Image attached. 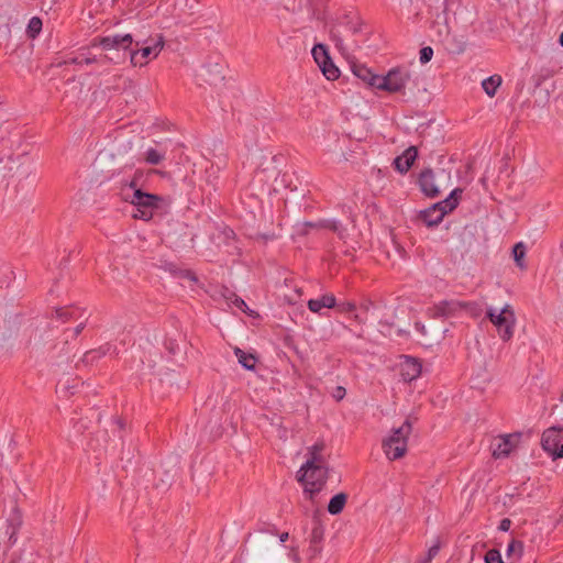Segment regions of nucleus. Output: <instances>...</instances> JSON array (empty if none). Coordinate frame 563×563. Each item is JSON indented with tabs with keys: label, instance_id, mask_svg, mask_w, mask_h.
Instances as JSON below:
<instances>
[{
	"label": "nucleus",
	"instance_id": "a211bd4d",
	"mask_svg": "<svg viewBox=\"0 0 563 563\" xmlns=\"http://www.w3.org/2000/svg\"><path fill=\"white\" fill-rule=\"evenodd\" d=\"M100 420L101 413L98 409L89 408L86 413L74 423V429L78 434H84L85 431L90 429L92 423L100 422Z\"/></svg>",
	"mask_w": 563,
	"mask_h": 563
},
{
	"label": "nucleus",
	"instance_id": "c756f323",
	"mask_svg": "<svg viewBox=\"0 0 563 563\" xmlns=\"http://www.w3.org/2000/svg\"><path fill=\"white\" fill-rule=\"evenodd\" d=\"M311 53H312L313 59L316 60L318 66H320L321 64H324V62L327 59H329V57H330L327 46L324 44H320V43L316 44L312 47Z\"/></svg>",
	"mask_w": 563,
	"mask_h": 563
},
{
	"label": "nucleus",
	"instance_id": "412c9836",
	"mask_svg": "<svg viewBox=\"0 0 563 563\" xmlns=\"http://www.w3.org/2000/svg\"><path fill=\"white\" fill-rule=\"evenodd\" d=\"M335 297L332 294H324L320 298L310 299L308 308L311 312H320L322 308H334Z\"/></svg>",
	"mask_w": 563,
	"mask_h": 563
},
{
	"label": "nucleus",
	"instance_id": "0e129e2a",
	"mask_svg": "<svg viewBox=\"0 0 563 563\" xmlns=\"http://www.w3.org/2000/svg\"><path fill=\"white\" fill-rule=\"evenodd\" d=\"M432 561V559H429L428 554L426 555V558H423L420 563H430Z\"/></svg>",
	"mask_w": 563,
	"mask_h": 563
},
{
	"label": "nucleus",
	"instance_id": "79ce46f5",
	"mask_svg": "<svg viewBox=\"0 0 563 563\" xmlns=\"http://www.w3.org/2000/svg\"><path fill=\"white\" fill-rule=\"evenodd\" d=\"M142 177V172H136L133 176V178L131 179V181L128 184V188L129 189H132L133 191L135 190H142L140 187H139V180L140 178Z\"/></svg>",
	"mask_w": 563,
	"mask_h": 563
},
{
	"label": "nucleus",
	"instance_id": "603ef678",
	"mask_svg": "<svg viewBox=\"0 0 563 563\" xmlns=\"http://www.w3.org/2000/svg\"><path fill=\"white\" fill-rule=\"evenodd\" d=\"M554 460L563 457V443L556 449V451L551 455Z\"/></svg>",
	"mask_w": 563,
	"mask_h": 563
},
{
	"label": "nucleus",
	"instance_id": "bb28decb",
	"mask_svg": "<svg viewBox=\"0 0 563 563\" xmlns=\"http://www.w3.org/2000/svg\"><path fill=\"white\" fill-rule=\"evenodd\" d=\"M319 67H320L321 71H322V74L329 80H335V79H338L340 77V70L334 65V63L331 59V57H329V59H327L324 62V64H321Z\"/></svg>",
	"mask_w": 563,
	"mask_h": 563
},
{
	"label": "nucleus",
	"instance_id": "39448f33",
	"mask_svg": "<svg viewBox=\"0 0 563 563\" xmlns=\"http://www.w3.org/2000/svg\"><path fill=\"white\" fill-rule=\"evenodd\" d=\"M409 79V71L398 67L393 68L385 76H379L378 89L390 93L401 92Z\"/></svg>",
	"mask_w": 563,
	"mask_h": 563
},
{
	"label": "nucleus",
	"instance_id": "cd10ccee",
	"mask_svg": "<svg viewBox=\"0 0 563 563\" xmlns=\"http://www.w3.org/2000/svg\"><path fill=\"white\" fill-rule=\"evenodd\" d=\"M320 228L333 231L341 240L346 238V229L336 220H322L320 221Z\"/></svg>",
	"mask_w": 563,
	"mask_h": 563
},
{
	"label": "nucleus",
	"instance_id": "774afa93",
	"mask_svg": "<svg viewBox=\"0 0 563 563\" xmlns=\"http://www.w3.org/2000/svg\"><path fill=\"white\" fill-rule=\"evenodd\" d=\"M561 520H563V506H562L560 518H559V521H561Z\"/></svg>",
	"mask_w": 563,
	"mask_h": 563
},
{
	"label": "nucleus",
	"instance_id": "a18cd8bd",
	"mask_svg": "<svg viewBox=\"0 0 563 563\" xmlns=\"http://www.w3.org/2000/svg\"><path fill=\"white\" fill-rule=\"evenodd\" d=\"M446 49L450 51L451 53L460 54V53L464 52L465 46H464V43L459 42L454 45H448Z\"/></svg>",
	"mask_w": 563,
	"mask_h": 563
},
{
	"label": "nucleus",
	"instance_id": "f704fd0d",
	"mask_svg": "<svg viewBox=\"0 0 563 563\" xmlns=\"http://www.w3.org/2000/svg\"><path fill=\"white\" fill-rule=\"evenodd\" d=\"M164 159V154H161L155 148H148L145 153V162L151 165H158Z\"/></svg>",
	"mask_w": 563,
	"mask_h": 563
},
{
	"label": "nucleus",
	"instance_id": "4be33fe9",
	"mask_svg": "<svg viewBox=\"0 0 563 563\" xmlns=\"http://www.w3.org/2000/svg\"><path fill=\"white\" fill-rule=\"evenodd\" d=\"M462 194H463V189L455 188L451 191L450 196L446 199L437 202L435 205H440L439 212L443 211L444 216H445L448 212H451L452 210H454L459 205Z\"/></svg>",
	"mask_w": 563,
	"mask_h": 563
},
{
	"label": "nucleus",
	"instance_id": "1a4fd4ad",
	"mask_svg": "<svg viewBox=\"0 0 563 563\" xmlns=\"http://www.w3.org/2000/svg\"><path fill=\"white\" fill-rule=\"evenodd\" d=\"M521 435L522 434L520 432L501 435L500 442L493 450V456L495 459L507 457L510 452L519 444Z\"/></svg>",
	"mask_w": 563,
	"mask_h": 563
},
{
	"label": "nucleus",
	"instance_id": "9d476101",
	"mask_svg": "<svg viewBox=\"0 0 563 563\" xmlns=\"http://www.w3.org/2000/svg\"><path fill=\"white\" fill-rule=\"evenodd\" d=\"M112 345L110 343H104L97 349L85 352L79 361L75 364V367L80 369L81 366L89 367L95 365L99 360L110 353Z\"/></svg>",
	"mask_w": 563,
	"mask_h": 563
},
{
	"label": "nucleus",
	"instance_id": "338daca9",
	"mask_svg": "<svg viewBox=\"0 0 563 563\" xmlns=\"http://www.w3.org/2000/svg\"><path fill=\"white\" fill-rule=\"evenodd\" d=\"M559 43L563 47V32L560 34Z\"/></svg>",
	"mask_w": 563,
	"mask_h": 563
},
{
	"label": "nucleus",
	"instance_id": "f257e3e1",
	"mask_svg": "<svg viewBox=\"0 0 563 563\" xmlns=\"http://www.w3.org/2000/svg\"><path fill=\"white\" fill-rule=\"evenodd\" d=\"M133 37L131 34H115L95 38L91 47L101 46L104 54L93 55L89 48H82L76 56L68 58L64 64L106 66L109 63L119 64L125 59V51L132 45Z\"/></svg>",
	"mask_w": 563,
	"mask_h": 563
},
{
	"label": "nucleus",
	"instance_id": "f03ea898",
	"mask_svg": "<svg viewBox=\"0 0 563 563\" xmlns=\"http://www.w3.org/2000/svg\"><path fill=\"white\" fill-rule=\"evenodd\" d=\"M121 195L124 201L130 202L134 207L132 212V218L134 219L150 221L155 210L162 209L163 206H168L167 200L163 196L143 190H135L130 194L125 192V189L122 188Z\"/></svg>",
	"mask_w": 563,
	"mask_h": 563
},
{
	"label": "nucleus",
	"instance_id": "72a5a7b5",
	"mask_svg": "<svg viewBox=\"0 0 563 563\" xmlns=\"http://www.w3.org/2000/svg\"><path fill=\"white\" fill-rule=\"evenodd\" d=\"M523 553V542L520 540L512 539L507 548V556L516 555L520 559Z\"/></svg>",
	"mask_w": 563,
	"mask_h": 563
},
{
	"label": "nucleus",
	"instance_id": "58836bf2",
	"mask_svg": "<svg viewBox=\"0 0 563 563\" xmlns=\"http://www.w3.org/2000/svg\"><path fill=\"white\" fill-rule=\"evenodd\" d=\"M433 56V49L432 47L430 46H424L420 49V56H419V59H420V63L421 64H427L428 62L431 60Z\"/></svg>",
	"mask_w": 563,
	"mask_h": 563
},
{
	"label": "nucleus",
	"instance_id": "052dcab7",
	"mask_svg": "<svg viewBox=\"0 0 563 563\" xmlns=\"http://www.w3.org/2000/svg\"><path fill=\"white\" fill-rule=\"evenodd\" d=\"M187 276H188L191 280H195V282L197 280L196 275H195L194 273L189 272V271L187 272Z\"/></svg>",
	"mask_w": 563,
	"mask_h": 563
},
{
	"label": "nucleus",
	"instance_id": "5fc2aeb1",
	"mask_svg": "<svg viewBox=\"0 0 563 563\" xmlns=\"http://www.w3.org/2000/svg\"><path fill=\"white\" fill-rule=\"evenodd\" d=\"M351 32L353 34H356L361 31V23L360 22H356L355 24H353L351 27H350Z\"/></svg>",
	"mask_w": 563,
	"mask_h": 563
},
{
	"label": "nucleus",
	"instance_id": "3c124183",
	"mask_svg": "<svg viewBox=\"0 0 563 563\" xmlns=\"http://www.w3.org/2000/svg\"><path fill=\"white\" fill-rule=\"evenodd\" d=\"M113 423L117 426V429L119 432H121L123 429H124V421L122 418L120 417H114L113 418Z\"/></svg>",
	"mask_w": 563,
	"mask_h": 563
},
{
	"label": "nucleus",
	"instance_id": "7c9ffc66",
	"mask_svg": "<svg viewBox=\"0 0 563 563\" xmlns=\"http://www.w3.org/2000/svg\"><path fill=\"white\" fill-rule=\"evenodd\" d=\"M411 431H412V423L409 419H406L405 422L400 427L393 429V432L389 437L399 438V439L400 438L408 439Z\"/></svg>",
	"mask_w": 563,
	"mask_h": 563
},
{
	"label": "nucleus",
	"instance_id": "423d86ee",
	"mask_svg": "<svg viewBox=\"0 0 563 563\" xmlns=\"http://www.w3.org/2000/svg\"><path fill=\"white\" fill-rule=\"evenodd\" d=\"M164 47V38L159 36L153 45L141 47L140 49H131V46L125 51V57L129 55L133 66H144L148 63L151 56L156 57Z\"/></svg>",
	"mask_w": 563,
	"mask_h": 563
},
{
	"label": "nucleus",
	"instance_id": "c9c22d12",
	"mask_svg": "<svg viewBox=\"0 0 563 563\" xmlns=\"http://www.w3.org/2000/svg\"><path fill=\"white\" fill-rule=\"evenodd\" d=\"M85 328V322H80L74 329H65L63 335L65 336V344H68V339L77 338Z\"/></svg>",
	"mask_w": 563,
	"mask_h": 563
},
{
	"label": "nucleus",
	"instance_id": "680f3d73",
	"mask_svg": "<svg viewBox=\"0 0 563 563\" xmlns=\"http://www.w3.org/2000/svg\"><path fill=\"white\" fill-rule=\"evenodd\" d=\"M288 539V532H284L280 534V541L285 542Z\"/></svg>",
	"mask_w": 563,
	"mask_h": 563
},
{
	"label": "nucleus",
	"instance_id": "ddd939ff",
	"mask_svg": "<svg viewBox=\"0 0 563 563\" xmlns=\"http://www.w3.org/2000/svg\"><path fill=\"white\" fill-rule=\"evenodd\" d=\"M563 431L562 427H550L543 431L541 438L542 449L552 455L560 446L561 437L560 433Z\"/></svg>",
	"mask_w": 563,
	"mask_h": 563
},
{
	"label": "nucleus",
	"instance_id": "2eb2a0df",
	"mask_svg": "<svg viewBox=\"0 0 563 563\" xmlns=\"http://www.w3.org/2000/svg\"><path fill=\"white\" fill-rule=\"evenodd\" d=\"M23 525L22 512L18 506H14L11 510L9 518L7 519L5 536L8 541L13 544L16 541V534Z\"/></svg>",
	"mask_w": 563,
	"mask_h": 563
},
{
	"label": "nucleus",
	"instance_id": "a878e982",
	"mask_svg": "<svg viewBox=\"0 0 563 563\" xmlns=\"http://www.w3.org/2000/svg\"><path fill=\"white\" fill-rule=\"evenodd\" d=\"M234 354L236 355L239 363L246 369H254L256 364V358L253 354H247L240 347L234 349Z\"/></svg>",
	"mask_w": 563,
	"mask_h": 563
},
{
	"label": "nucleus",
	"instance_id": "9b49d317",
	"mask_svg": "<svg viewBox=\"0 0 563 563\" xmlns=\"http://www.w3.org/2000/svg\"><path fill=\"white\" fill-rule=\"evenodd\" d=\"M462 310L460 300H442L429 309L431 318H448Z\"/></svg>",
	"mask_w": 563,
	"mask_h": 563
},
{
	"label": "nucleus",
	"instance_id": "de8ad7c7",
	"mask_svg": "<svg viewBox=\"0 0 563 563\" xmlns=\"http://www.w3.org/2000/svg\"><path fill=\"white\" fill-rule=\"evenodd\" d=\"M511 527V520L509 518H504L500 522H499V527L498 529L500 531H504V532H507Z\"/></svg>",
	"mask_w": 563,
	"mask_h": 563
},
{
	"label": "nucleus",
	"instance_id": "69168bd1",
	"mask_svg": "<svg viewBox=\"0 0 563 563\" xmlns=\"http://www.w3.org/2000/svg\"><path fill=\"white\" fill-rule=\"evenodd\" d=\"M267 172V168H262L256 170V177H258L261 174Z\"/></svg>",
	"mask_w": 563,
	"mask_h": 563
},
{
	"label": "nucleus",
	"instance_id": "8fccbe9b",
	"mask_svg": "<svg viewBox=\"0 0 563 563\" xmlns=\"http://www.w3.org/2000/svg\"><path fill=\"white\" fill-rule=\"evenodd\" d=\"M439 551H440V544L437 543V544L430 547L427 554H428L429 559L433 560V558H435L438 555Z\"/></svg>",
	"mask_w": 563,
	"mask_h": 563
},
{
	"label": "nucleus",
	"instance_id": "4c0bfd02",
	"mask_svg": "<svg viewBox=\"0 0 563 563\" xmlns=\"http://www.w3.org/2000/svg\"><path fill=\"white\" fill-rule=\"evenodd\" d=\"M339 312L346 313V312H353L356 309V305L353 301H342L336 303L335 307Z\"/></svg>",
	"mask_w": 563,
	"mask_h": 563
},
{
	"label": "nucleus",
	"instance_id": "6e6d98bb",
	"mask_svg": "<svg viewBox=\"0 0 563 563\" xmlns=\"http://www.w3.org/2000/svg\"><path fill=\"white\" fill-rule=\"evenodd\" d=\"M415 327L421 334H426L427 331L424 324L421 322H416Z\"/></svg>",
	"mask_w": 563,
	"mask_h": 563
},
{
	"label": "nucleus",
	"instance_id": "c03bdc74",
	"mask_svg": "<svg viewBox=\"0 0 563 563\" xmlns=\"http://www.w3.org/2000/svg\"><path fill=\"white\" fill-rule=\"evenodd\" d=\"M462 240L465 242L466 238H468V246L465 249V252L470 250L472 246V239L474 238V233L468 229V227L464 228V231L461 234Z\"/></svg>",
	"mask_w": 563,
	"mask_h": 563
},
{
	"label": "nucleus",
	"instance_id": "bf43d9fd",
	"mask_svg": "<svg viewBox=\"0 0 563 563\" xmlns=\"http://www.w3.org/2000/svg\"><path fill=\"white\" fill-rule=\"evenodd\" d=\"M306 225L309 228H320V222H318V223L307 222Z\"/></svg>",
	"mask_w": 563,
	"mask_h": 563
},
{
	"label": "nucleus",
	"instance_id": "37998d69",
	"mask_svg": "<svg viewBox=\"0 0 563 563\" xmlns=\"http://www.w3.org/2000/svg\"><path fill=\"white\" fill-rule=\"evenodd\" d=\"M345 395H346V389L343 386H336L332 393V397L336 401L342 400L345 397Z\"/></svg>",
	"mask_w": 563,
	"mask_h": 563
},
{
	"label": "nucleus",
	"instance_id": "20e7f679",
	"mask_svg": "<svg viewBox=\"0 0 563 563\" xmlns=\"http://www.w3.org/2000/svg\"><path fill=\"white\" fill-rule=\"evenodd\" d=\"M486 317L496 327L498 334L504 342H507L512 338L516 316L510 305H505L499 312L493 308H488L486 310Z\"/></svg>",
	"mask_w": 563,
	"mask_h": 563
},
{
	"label": "nucleus",
	"instance_id": "b1692460",
	"mask_svg": "<svg viewBox=\"0 0 563 563\" xmlns=\"http://www.w3.org/2000/svg\"><path fill=\"white\" fill-rule=\"evenodd\" d=\"M501 85V77L499 75H493L482 81L484 91L489 96L496 95L497 88Z\"/></svg>",
	"mask_w": 563,
	"mask_h": 563
},
{
	"label": "nucleus",
	"instance_id": "f3484780",
	"mask_svg": "<svg viewBox=\"0 0 563 563\" xmlns=\"http://www.w3.org/2000/svg\"><path fill=\"white\" fill-rule=\"evenodd\" d=\"M351 69L353 71V74L357 78H360L362 81H364L365 84H367L372 88L378 89V85H379V80L378 79H379L380 75L374 74L372 71V69L366 67V65L358 64V63H353L351 65Z\"/></svg>",
	"mask_w": 563,
	"mask_h": 563
},
{
	"label": "nucleus",
	"instance_id": "c85d7f7f",
	"mask_svg": "<svg viewBox=\"0 0 563 563\" xmlns=\"http://www.w3.org/2000/svg\"><path fill=\"white\" fill-rule=\"evenodd\" d=\"M78 312H79V309L74 306L58 308L55 311L56 319L60 320L62 322H66L70 319H76Z\"/></svg>",
	"mask_w": 563,
	"mask_h": 563
},
{
	"label": "nucleus",
	"instance_id": "e2e57ef3",
	"mask_svg": "<svg viewBox=\"0 0 563 563\" xmlns=\"http://www.w3.org/2000/svg\"><path fill=\"white\" fill-rule=\"evenodd\" d=\"M108 442V439L106 438V433L102 435V443L98 444V446L104 448V444Z\"/></svg>",
	"mask_w": 563,
	"mask_h": 563
},
{
	"label": "nucleus",
	"instance_id": "ea45409f",
	"mask_svg": "<svg viewBox=\"0 0 563 563\" xmlns=\"http://www.w3.org/2000/svg\"><path fill=\"white\" fill-rule=\"evenodd\" d=\"M324 445L322 443H316L314 445L311 446L310 449V457L309 459H312V457H317V464L319 462H321V452L323 450Z\"/></svg>",
	"mask_w": 563,
	"mask_h": 563
},
{
	"label": "nucleus",
	"instance_id": "4d7b16f0",
	"mask_svg": "<svg viewBox=\"0 0 563 563\" xmlns=\"http://www.w3.org/2000/svg\"><path fill=\"white\" fill-rule=\"evenodd\" d=\"M331 36L332 38L335 41V44L338 47H341L342 45V40L340 37L336 36V34L334 33V31L332 30L331 31Z\"/></svg>",
	"mask_w": 563,
	"mask_h": 563
},
{
	"label": "nucleus",
	"instance_id": "393cba45",
	"mask_svg": "<svg viewBox=\"0 0 563 563\" xmlns=\"http://www.w3.org/2000/svg\"><path fill=\"white\" fill-rule=\"evenodd\" d=\"M526 252H527V249L522 242H518L512 247L514 261H515L517 267H519L521 271L527 268V264L525 262Z\"/></svg>",
	"mask_w": 563,
	"mask_h": 563
},
{
	"label": "nucleus",
	"instance_id": "13d9d810",
	"mask_svg": "<svg viewBox=\"0 0 563 563\" xmlns=\"http://www.w3.org/2000/svg\"><path fill=\"white\" fill-rule=\"evenodd\" d=\"M369 305H371V302L362 303L360 306V309L362 310V313H367V311L369 310Z\"/></svg>",
	"mask_w": 563,
	"mask_h": 563
},
{
	"label": "nucleus",
	"instance_id": "473e14b6",
	"mask_svg": "<svg viewBox=\"0 0 563 563\" xmlns=\"http://www.w3.org/2000/svg\"><path fill=\"white\" fill-rule=\"evenodd\" d=\"M462 310H465L472 318H478L483 313V308L475 301H461Z\"/></svg>",
	"mask_w": 563,
	"mask_h": 563
},
{
	"label": "nucleus",
	"instance_id": "e433bc0d",
	"mask_svg": "<svg viewBox=\"0 0 563 563\" xmlns=\"http://www.w3.org/2000/svg\"><path fill=\"white\" fill-rule=\"evenodd\" d=\"M486 563H504L500 552L496 549L488 550L485 554Z\"/></svg>",
	"mask_w": 563,
	"mask_h": 563
},
{
	"label": "nucleus",
	"instance_id": "7ed1b4c3",
	"mask_svg": "<svg viewBox=\"0 0 563 563\" xmlns=\"http://www.w3.org/2000/svg\"><path fill=\"white\" fill-rule=\"evenodd\" d=\"M297 479L303 486L305 494L313 500L316 494L322 490L328 479V470L317 464V457L308 459L297 473Z\"/></svg>",
	"mask_w": 563,
	"mask_h": 563
},
{
	"label": "nucleus",
	"instance_id": "0eeeda50",
	"mask_svg": "<svg viewBox=\"0 0 563 563\" xmlns=\"http://www.w3.org/2000/svg\"><path fill=\"white\" fill-rule=\"evenodd\" d=\"M324 537V528L318 515H313V527L309 539L308 553L310 559L317 558L321 553V542Z\"/></svg>",
	"mask_w": 563,
	"mask_h": 563
},
{
	"label": "nucleus",
	"instance_id": "4468645a",
	"mask_svg": "<svg viewBox=\"0 0 563 563\" xmlns=\"http://www.w3.org/2000/svg\"><path fill=\"white\" fill-rule=\"evenodd\" d=\"M418 184L427 197L435 198L440 195V190L434 184V174L431 168H426L419 174Z\"/></svg>",
	"mask_w": 563,
	"mask_h": 563
},
{
	"label": "nucleus",
	"instance_id": "09e8293b",
	"mask_svg": "<svg viewBox=\"0 0 563 563\" xmlns=\"http://www.w3.org/2000/svg\"><path fill=\"white\" fill-rule=\"evenodd\" d=\"M165 346L172 354H175L176 351L178 350V344L174 340H167L165 342Z\"/></svg>",
	"mask_w": 563,
	"mask_h": 563
},
{
	"label": "nucleus",
	"instance_id": "6e6552de",
	"mask_svg": "<svg viewBox=\"0 0 563 563\" xmlns=\"http://www.w3.org/2000/svg\"><path fill=\"white\" fill-rule=\"evenodd\" d=\"M407 441L404 438L388 437L383 441V450L390 461L402 457L407 452Z\"/></svg>",
	"mask_w": 563,
	"mask_h": 563
},
{
	"label": "nucleus",
	"instance_id": "a19ab883",
	"mask_svg": "<svg viewBox=\"0 0 563 563\" xmlns=\"http://www.w3.org/2000/svg\"><path fill=\"white\" fill-rule=\"evenodd\" d=\"M70 386L67 384V382L59 380L56 385V391L60 395L67 397L68 395H73L74 393L70 390Z\"/></svg>",
	"mask_w": 563,
	"mask_h": 563
},
{
	"label": "nucleus",
	"instance_id": "5701e85b",
	"mask_svg": "<svg viewBox=\"0 0 563 563\" xmlns=\"http://www.w3.org/2000/svg\"><path fill=\"white\" fill-rule=\"evenodd\" d=\"M346 500H347V495L345 493H339V494L334 495L330 499L328 507H327L329 514H331V515L341 514L346 504Z\"/></svg>",
	"mask_w": 563,
	"mask_h": 563
},
{
	"label": "nucleus",
	"instance_id": "864d4df0",
	"mask_svg": "<svg viewBox=\"0 0 563 563\" xmlns=\"http://www.w3.org/2000/svg\"><path fill=\"white\" fill-rule=\"evenodd\" d=\"M353 319L358 323H365L366 318L363 316V313H355L353 316Z\"/></svg>",
	"mask_w": 563,
	"mask_h": 563
},
{
	"label": "nucleus",
	"instance_id": "aec40b11",
	"mask_svg": "<svg viewBox=\"0 0 563 563\" xmlns=\"http://www.w3.org/2000/svg\"><path fill=\"white\" fill-rule=\"evenodd\" d=\"M203 77L205 82L210 86H218L224 80V75L219 64L206 66Z\"/></svg>",
	"mask_w": 563,
	"mask_h": 563
},
{
	"label": "nucleus",
	"instance_id": "2f4dec72",
	"mask_svg": "<svg viewBox=\"0 0 563 563\" xmlns=\"http://www.w3.org/2000/svg\"><path fill=\"white\" fill-rule=\"evenodd\" d=\"M42 25H43V23L40 18H37V16L31 18L29 21L27 27H26V33H27L29 37L35 38L42 31Z\"/></svg>",
	"mask_w": 563,
	"mask_h": 563
},
{
	"label": "nucleus",
	"instance_id": "f8f14e48",
	"mask_svg": "<svg viewBox=\"0 0 563 563\" xmlns=\"http://www.w3.org/2000/svg\"><path fill=\"white\" fill-rule=\"evenodd\" d=\"M422 371L420 361L412 356H404V362L400 364V376L405 382H412L417 379Z\"/></svg>",
	"mask_w": 563,
	"mask_h": 563
},
{
	"label": "nucleus",
	"instance_id": "49530a36",
	"mask_svg": "<svg viewBox=\"0 0 563 563\" xmlns=\"http://www.w3.org/2000/svg\"><path fill=\"white\" fill-rule=\"evenodd\" d=\"M232 298H233V300H232L233 305H234L236 308H239V309H241V310L245 311V310H244V308H246V307H247V305L245 303V301H244L242 298H240L239 296H236L235 294H232Z\"/></svg>",
	"mask_w": 563,
	"mask_h": 563
},
{
	"label": "nucleus",
	"instance_id": "6ab92c4d",
	"mask_svg": "<svg viewBox=\"0 0 563 563\" xmlns=\"http://www.w3.org/2000/svg\"><path fill=\"white\" fill-rule=\"evenodd\" d=\"M440 205H432L431 207L419 212V219L427 224V227L438 225L444 217V212H439Z\"/></svg>",
	"mask_w": 563,
	"mask_h": 563
},
{
	"label": "nucleus",
	"instance_id": "dca6fc26",
	"mask_svg": "<svg viewBox=\"0 0 563 563\" xmlns=\"http://www.w3.org/2000/svg\"><path fill=\"white\" fill-rule=\"evenodd\" d=\"M417 157L418 147L411 145L401 155L394 159V167L400 174H406L411 168Z\"/></svg>",
	"mask_w": 563,
	"mask_h": 563
}]
</instances>
